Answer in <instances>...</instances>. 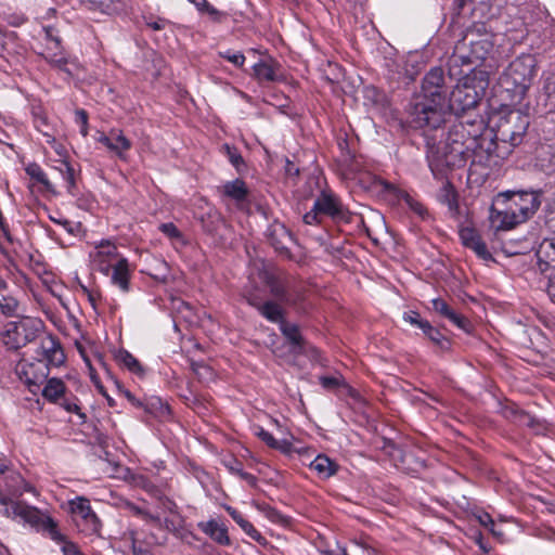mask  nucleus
<instances>
[{
    "label": "nucleus",
    "mask_w": 555,
    "mask_h": 555,
    "mask_svg": "<svg viewBox=\"0 0 555 555\" xmlns=\"http://www.w3.org/2000/svg\"><path fill=\"white\" fill-rule=\"evenodd\" d=\"M481 122L459 121L448 131L444 141L437 146L428 144V163L435 177H441L446 168L463 167L468 159L481 163L485 138Z\"/></svg>",
    "instance_id": "obj_1"
},
{
    "label": "nucleus",
    "mask_w": 555,
    "mask_h": 555,
    "mask_svg": "<svg viewBox=\"0 0 555 555\" xmlns=\"http://www.w3.org/2000/svg\"><path fill=\"white\" fill-rule=\"evenodd\" d=\"M443 73L431 69L423 80L422 91L411 106V122L416 128L437 130L450 114L447 94L442 90Z\"/></svg>",
    "instance_id": "obj_2"
},
{
    "label": "nucleus",
    "mask_w": 555,
    "mask_h": 555,
    "mask_svg": "<svg viewBox=\"0 0 555 555\" xmlns=\"http://www.w3.org/2000/svg\"><path fill=\"white\" fill-rule=\"evenodd\" d=\"M89 257L93 269L108 276L113 286L125 294L130 292L132 269L114 242L109 240L95 242Z\"/></svg>",
    "instance_id": "obj_3"
},
{
    "label": "nucleus",
    "mask_w": 555,
    "mask_h": 555,
    "mask_svg": "<svg viewBox=\"0 0 555 555\" xmlns=\"http://www.w3.org/2000/svg\"><path fill=\"white\" fill-rule=\"evenodd\" d=\"M0 514L12 520L22 519L24 524L48 534L55 542L63 541L56 522L44 512L23 501H13L7 495H0Z\"/></svg>",
    "instance_id": "obj_4"
},
{
    "label": "nucleus",
    "mask_w": 555,
    "mask_h": 555,
    "mask_svg": "<svg viewBox=\"0 0 555 555\" xmlns=\"http://www.w3.org/2000/svg\"><path fill=\"white\" fill-rule=\"evenodd\" d=\"M537 61L531 54L516 57L500 77L501 87L520 101L526 95L535 75Z\"/></svg>",
    "instance_id": "obj_5"
},
{
    "label": "nucleus",
    "mask_w": 555,
    "mask_h": 555,
    "mask_svg": "<svg viewBox=\"0 0 555 555\" xmlns=\"http://www.w3.org/2000/svg\"><path fill=\"white\" fill-rule=\"evenodd\" d=\"M529 122V116L518 109H511L501 114L495 124V139L502 143H511L512 146H517L521 143Z\"/></svg>",
    "instance_id": "obj_6"
},
{
    "label": "nucleus",
    "mask_w": 555,
    "mask_h": 555,
    "mask_svg": "<svg viewBox=\"0 0 555 555\" xmlns=\"http://www.w3.org/2000/svg\"><path fill=\"white\" fill-rule=\"evenodd\" d=\"M499 203L514 211L524 223L530 219L541 205V194L538 191H506L498 194Z\"/></svg>",
    "instance_id": "obj_7"
},
{
    "label": "nucleus",
    "mask_w": 555,
    "mask_h": 555,
    "mask_svg": "<svg viewBox=\"0 0 555 555\" xmlns=\"http://www.w3.org/2000/svg\"><path fill=\"white\" fill-rule=\"evenodd\" d=\"M40 330V322L34 319H23L9 322L2 334L3 344L10 349H18L33 341Z\"/></svg>",
    "instance_id": "obj_8"
},
{
    "label": "nucleus",
    "mask_w": 555,
    "mask_h": 555,
    "mask_svg": "<svg viewBox=\"0 0 555 555\" xmlns=\"http://www.w3.org/2000/svg\"><path fill=\"white\" fill-rule=\"evenodd\" d=\"M15 372L18 378L33 393H37L40 390L41 384L49 375L47 365L43 362H39L35 357L20 360L16 364Z\"/></svg>",
    "instance_id": "obj_9"
},
{
    "label": "nucleus",
    "mask_w": 555,
    "mask_h": 555,
    "mask_svg": "<svg viewBox=\"0 0 555 555\" xmlns=\"http://www.w3.org/2000/svg\"><path fill=\"white\" fill-rule=\"evenodd\" d=\"M70 513L79 529L87 534H96L100 532L101 522L93 512L90 502L83 496H77L68 502Z\"/></svg>",
    "instance_id": "obj_10"
},
{
    "label": "nucleus",
    "mask_w": 555,
    "mask_h": 555,
    "mask_svg": "<svg viewBox=\"0 0 555 555\" xmlns=\"http://www.w3.org/2000/svg\"><path fill=\"white\" fill-rule=\"evenodd\" d=\"M482 96V92L477 90L468 81L456 85L448 101L450 112L465 113L475 108Z\"/></svg>",
    "instance_id": "obj_11"
},
{
    "label": "nucleus",
    "mask_w": 555,
    "mask_h": 555,
    "mask_svg": "<svg viewBox=\"0 0 555 555\" xmlns=\"http://www.w3.org/2000/svg\"><path fill=\"white\" fill-rule=\"evenodd\" d=\"M95 141L104 145L109 153L119 158L120 160H127L128 151L131 149V141L126 138L119 129H111L107 133L98 131Z\"/></svg>",
    "instance_id": "obj_12"
},
{
    "label": "nucleus",
    "mask_w": 555,
    "mask_h": 555,
    "mask_svg": "<svg viewBox=\"0 0 555 555\" xmlns=\"http://www.w3.org/2000/svg\"><path fill=\"white\" fill-rule=\"evenodd\" d=\"M489 223L493 231H509L522 222L505 204L499 203V196L493 199L489 211Z\"/></svg>",
    "instance_id": "obj_13"
},
{
    "label": "nucleus",
    "mask_w": 555,
    "mask_h": 555,
    "mask_svg": "<svg viewBox=\"0 0 555 555\" xmlns=\"http://www.w3.org/2000/svg\"><path fill=\"white\" fill-rule=\"evenodd\" d=\"M35 358L43 362L49 371L51 366L57 367L65 362V353L60 343L50 335L40 339Z\"/></svg>",
    "instance_id": "obj_14"
},
{
    "label": "nucleus",
    "mask_w": 555,
    "mask_h": 555,
    "mask_svg": "<svg viewBox=\"0 0 555 555\" xmlns=\"http://www.w3.org/2000/svg\"><path fill=\"white\" fill-rule=\"evenodd\" d=\"M315 209L334 220L348 221V210L340 199L330 191H323L314 202Z\"/></svg>",
    "instance_id": "obj_15"
},
{
    "label": "nucleus",
    "mask_w": 555,
    "mask_h": 555,
    "mask_svg": "<svg viewBox=\"0 0 555 555\" xmlns=\"http://www.w3.org/2000/svg\"><path fill=\"white\" fill-rule=\"evenodd\" d=\"M38 54L41 55L53 68L64 72L68 76H73L77 69V64L70 62L65 55L61 44L55 49L53 44H44L38 47Z\"/></svg>",
    "instance_id": "obj_16"
},
{
    "label": "nucleus",
    "mask_w": 555,
    "mask_h": 555,
    "mask_svg": "<svg viewBox=\"0 0 555 555\" xmlns=\"http://www.w3.org/2000/svg\"><path fill=\"white\" fill-rule=\"evenodd\" d=\"M465 40H468L470 47L469 54L467 55L470 63L482 62L493 52V36L490 34L475 36V34L470 33L465 37Z\"/></svg>",
    "instance_id": "obj_17"
},
{
    "label": "nucleus",
    "mask_w": 555,
    "mask_h": 555,
    "mask_svg": "<svg viewBox=\"0 0 555 555\" xmlns=\"http://www.w3.org/2000/svg\"><path fill=\"white\" fill-rule=\"evenodd\" d=\"M253 434L263 441L269 448L279 450L285 455H291L294 452L302 453L305 451L304 449L296 448L294 446L293 441H295V438L292 435H289V438L284 437L276 439L271 433L259 425H255L253 427Z\"/></svg>",
    "instance_id": "obj_18"
},
{
    "label": "nucleus",
    "mask_w": 555,
    "mask_h": 555,
    "mask_svg": "<svg viewBox=\"0 0 555 555\" xmlns=\"http://www.w3.org/2000/svg\"><path fill=\"white\" fill-rule=\"evenodd\" d=\"M124 506L129 513L142 518L144 521L152 525L153 527H156L159 529L165 528L167 530H173L176 528V520H175V515H173L172 511H170L169 516H163L159 512H157V513L146 512V511L142 509L141 507H139L128 501L125 502Z\"/></svg>",
    "instance_id": "obj_19"
},
{
    "label": "nucleus",
    "mask_w": 555,
    "mask_h": 555,
    "mask_svg": "<svg viewBox=\"0 0 555 555\" xmlns=\"http://www.w3.org/2000/svg\"><path fill=\"white\" fill-rule=\"evenodd\" d=\"M198 529L209 537L214 542L219 545L228 546L231 544V539L228 532V526L219 518H210L197 524Z\"/></svg>",
    "instance_id": "obj_20"
},
{
    "label": "nucleus",
    "mask_w": 555,
    "mask_h": 555,
    "mask_svg": "<svg viewBox=\"0 0 555 555\" xmlns=\"http://www.w3.org/2000/svg\"><path fill=\"white\" fill-rule=\"evenodd\" d=\"M513 147L511 143H502L501 141L487 140L483 142V152L487 156L485 164L488 167H498L501 163L512 153Z\"/></svg>",
    "instance_id": "obj_21"
},
{
    "label": "nucleus",
    "mask_w": 555,
    "mask_h": 555,
    "mask_svg": "<svg viewBox=\"0 0 555 555\" xmlns=\"http://www.w3.org/2000/svg\"><path fill=\"white\" fill-rule=\"evenodd\" d=\"M460 238L462 244L470 248L479 258L483 260L491 259V254L488 250L485 242L481 240L478 232L473 228H463L460 230Z\"/></svg>",
    "instance_id": "obj_22"
},
{
    "label": "nucleus",
    "mask_w": 555,
    "mask_h": 555,
    "mask_svg": "<svg viewBox=\"0 0 555 555\" xmlns=\"http://www.w3.org/2000/svg\"><path fill=\"white\" fill-rule=\"evenodd\" d=\"M431 304H433V309L435 310V312H437L440 315L448 319L450 322H452L459 328L468 332V330H469L468 320L466 318H464L463 315L456 313L443 299L435 298L431 300Z\"/></svg>",
    "instance_id": "obj_23"
},
{
    "label": "nucleus",
    "mask_w": 555,
    "mask_h": 555,
    "mask_svg": "<svg viewBox=\"0 0 555 555\" xmlns=\"http://www.w3.org/2000/svg\"><path fill=\"white\" fill-rule=\"evenodd\" d=\"M79 2L90 11L107 15L120 13L125 9L122 0H79Z\"/></svg>",
    "instance_id": "obj_24"
},
{
    "label": "nucleus",
    "mask_w": 555,
    "mask_h": 555,
    "mask_svg": "<svg viewBox=\"0 0 555 555\" xmlns=\"http://www.w3.org/2000/svg\"><path fill=\"white\" fill-rule=\"evenodd\" d=\"M382 184L386 191L392 193L397 198L403 199L408 207L418 217L424 219L427 216V210L423 204L416 201L409 193L388 182H382Z\"/></svg>",
    "instance_id": "obj_25"
},
{
    "label": "nucleus",
    "mask_w": 555,
    "mask_h": 555,
    "mask_svg": "<svg viewBox=\"0 0 555 555\" xmlns=\"http://www.w3.org/2000/svg\"><path fill=\"white\" fill-rule=\"evenodd\" d=\"M279 63L272 59L260 60L253 67L254 76L259 81H274L279 77Z\"/></svg>",
    "instance_id": "obj_26"
},
{
    "label": "nucleus",
    "mask_w": 555,
    "mask_h": 555,
    "mask_svg": "<svg viewBox=\"0 0 555 555\" xmlns=\"http://www.w3.org/2000/svg\"><path fill=\"white\" fill-rule=\"evenodd\" d=\"M46 385L41 390L42 397L49 402L56 403L64 399L66 386L60 378L52 377L46 379Z\"/></svg>",
    "instance_id": "obj_27"
},
{
    "label": "nucleus",
    "mask_w": 555,
    "mask_h": 555,
    "mask_svg": "<svg viewBox=\"0 0 555 555\" xmlns=\"http://www.w3.org/2000/svg\"><path fill=\"white\" fill-rule=\"evenodd\" d=\"M222 193L237 205H242L247 197V188L244 181L235 179L222 185Z\"/></svg>",
    "instance_id": "obj_28"
},
{
    "label": "nucleus",
    "mask_w": 555,
    "mask_h": 555,
    "mask_svg": "<svg viewBox=\"0 0 555 555\" xmlns=\"http://www.w3.org/2000/svg\"><path fill=\"white\" fill-rule=\"evenodd\" d=\"M310 467L322 478L332 477L338 469V465L324 454L317 455L310 463Z\"/></svg>",
    "instance_id": "obj_29"
},
{
    "label": "nucleus",
    "mask_w": 555,
    "mask_h": 555,
    "mask_svg": "<svg viewBox=\"0 0 555 555\" xmlns=\"http://www.w3.org/2000/svg\"><path fill=\"white\" fill-rule=\"evenodd\" d=\"M537 257L540 264L544 263L553 271L555 269V238L543 240L537 249Z\"/></svg>",
    "instance_id": "obj_30"
},
{
    "label": "nucleus",
    "mask_w": 555,
    "mask_h": 555,
    "mask_svg": "<svg viewBox=\"0 0 555 555\" xmlns=\"http://www.w3.org/2000/svg\"><path fill=\"white\" fill-rule=\"evenodd\" d=\"M117 361L127 367L131 373L143 375L144 370L138 359L127 350H119L116 354Z\"/></svg>",
    "instance_id": "obj_31"
},
{
    "label": "nucleus",
    "mask_w": 555,
    "mask_h": 555,
    "mask_svg": "<svg viewBox=\"0 0 555 555\" xmlns=\"http://www.w3.org/2000/svg\"><path fill=\"white\" fill-rule=\"evenodd\" d=\"M26 173L36 182L40 183L46 191L52 192L53 185L48 179L46 172L42 170V168L36 164L31 163L28 164L25 168Z\"/></svg>",
    "instance_id": "obj_32"
},
{
    "label": "nucleus",
    "mask_w": 555,
    "mask_h": 555,
    "mask_svg": "<svg viewBox=\"0 0 555 555\" xmlns=\"http://www.w3.org/2000/svg\"><path fill=\"white\" fill-rule=\"evenodd\" d=\"M142 409L154 416H165L169 414V406L158 397L144 399Z\"/></svg>",
    "instance_id": "obj_33"
},
{
    "label": "nucleus",
    "mask_w": 555,
    "mask_h": 555,
    "mask_svg": "<svg viewBox=\"0 0 555 555\" xmlns=\"http://www.w3.org/2000/svg\"><path fill=\"white\" fill-rule=\"evenodd\" d=\"M280 330L283 333V335L288 339V341L293 345L294 349L301 347L302 336L296 324L288 323L286 321H281Z\"/></svg>",
    "instance_id": "obj_34"
},
{
    "label": "nucleus",
    "mask_w": 555,
    "mask_h": 555,
    "mask_svg": "<svg viewBox=\"0 0 555 555\" xmlns=\"http://www.w3.org/2000/svg\"><path fill=\"white\" fill-rule=\"evenodd\" d=\"M37 40L38 47L51 43L55 49H57L61 43L57 30L52 26H42L38 31Z\"/></svg>",
    "instance_id": "obj_35"
},
{
    "label": "nucleus",
    "mask_w": 555,
    "mask_h": 555,
    "mask_svg": "<svg viewBox=\"0 0 555 555\" xmlns=\"http://www.w3.org/2000/svg\"><path fill=\"white\" fill-rule=\"evenodd\" d=\"M222 463L231 474L238 476L250 485L255 483V477L251 474L244 472L243 464L236 459L230 456L228 459H223Z\"/></svg>",
    "instance_id": "obj_36"
},
{
    "label": "nucleus",
    "mask_w": 555,
    "mask_h": 555,
    "mask_svg": "<svg viewBox=\"0 0 555 555\" xmlns=\"http://www.w3.org/2000/svg\"><path fill=\"white\" fill-rule=\"evenodd\" d=\"M259 310L260 313L271 322H275L281 325V321H285L283 319V311L278 304L268 301L259 307Z\"/></svg>",
    "instance_id": "obj_37"
},
{
    "label": "nucleus",
    "mask_w": 555,
    "mask_h": 555,
    "mask_svg": "<svg viewBox=\"0 0 555 555\" xmlns=\"http://www.w3.org/2000/svg\"><path fill=\"white\" fill-rule=\"evenodd\" d=\"M424 334L439 348L447 350L450 347V341L438 331L433 327L429 323L425 325Z\"/></svg>",
    "instance_id": "obj_38"
},
{
    "label": "nucleus",
    "mask_w": 555,
    "mask_h": 555,
    "mask_svg": "<svg viewBox=\"0 0 555 555\" xmlns=\"http://www.w3.org/2000/svg\"><path fill=\"white\" fill-rule=\"evenodd\" d=\"M18 301L12 296H3L0 299V310L5 315H14L17 312Z\"/></svg>",
    "instance_id": "obj_39"
},
{
    "label": "nucleus",
    "mask_w": 555,
    "mask_h": 555,
    "mask_svg": "<svg viewBox=\"0 0 555 555\" xmlns=\"http://www.w3.org/2000/svg\"><path fill=\"white\" fill-rule=\"evenodd\" d=\"M258 509L263 514L266 518L274 524L285 522L284 516L279 511L269 505H258Z\"/></svg>",
    "instance_id": "obj_40"
},
{
    "label": "nucleus",
    "mask_w": 555,
    "mask_h": 555,
    "mask_svg": "<svg viewBox=\"0 0 555 555\" xmlns=\"http://www.w3.org/2000/svg\"><path fill=\"white\" fill-rule=\"evenodd\" d=\"M22 476L17 473H12L5 477V487L10 494H20V486Z\"/></svg>",
    "instance_id": "obj_41"
},
{
    "label": "nucleus",
    "mask_w": 555,
    "mask_h": 555,
    "mask_svg": "<svg viewBox=\"0 0 555 555\" xmlns=\"http://www.w3.org/2000/svg\"><path fill=\"white\" fill-rule=\"evenodd\" d=\"M404 321L409 322L410 324L420 327L422 331L425 330V325H427L429 322L426 320H423L420 314L415 311H409L403 314Z\"/></svg>",
    "instance_id": "obj_42"
},
{
    "label": "nucleus",
    "mask_w": 555,
    "mask_h": 555,
    "mask_svg": "<svg viewBox=\"0 0 555 555\" xmlns=\"http://www.w3.org/2000/svg\"><path fill=\"white\" fill-rule=\"evenodd\" d=\"M220 56L228 60L229 62H231L232 64H234L237 67H242L245 62V56L241 52L225 51V52H221Z\"/></svg>",
    "instance_id": "obj_43"
},
{
    "label": "nucleus",
    "mask_w": 555,
    "mask_h": 555,
    "mask_svg": "<svg viewBox=\"0 0 555 555\" xmlns=\"http://www.w3.org/2000/svg\"><path fill=\"white\" fill-rule=\"evenodd\" d=\"M242 530L254 541L258 542L259 544H264L266 539L254 527L251 522H247Z\"/></svg>",
    "instance_id": "obj_44"
},
{
    "label": "nucleus",
    "mask_w": 555,
    "mask_h": 555,
    "mask_svg": "<svg viewBox=\"0 0 555 555\" xmlns=\"http://www.w3.org/2000/svg\"><path fill=\"white\" fill-rule=\"evenodd\" d=\"M275 232H278L281 236V240L276 243H274V246L279 250H283L286 248V242L291 241V234L287 232V230L283 225H278L274 229Z\"/></svg>",
    "instance_id": "obj_45"
},
{
    "label": "nucleus",
    "mask_w": 555,
    "mask_h": 555,
    "mask_svg": "<svg viewBox=\"0 0 555 555\" xmlns=\"http://www.w3.org/2000/svg\"><path fill=\"white\" fill-rule=\"evenodd\" d=\"M76 122L80 125V133L82 137L88 135V114L85 109H77L75 113Z\"/></svg>",
    "instance_id": "obj_46"
},
{
    "label": "nucleus",
    "mask_w": 555,
    "mask_h": 555,
    "mask_svg": "<svg viewBox=\"0 0 555 555\" xmlns=\"http://www.w3.org/2000/svg\"><path fill=\"white\" fill-rule=\"evenodd\" d=\"M61 404L67 412L76 413L82 421H85L86 415L81 412L79 405L75 401L63 399Z\"/></svg>",
    "instance_id": "obj_47"
},
{
    "label": "nucleus",
    "mask_w": 555,
    "mask_h": 555,
    "mask_svg": "<svg viewBox=\"0 0 555 555\" xmlns=\"http://www.w3.org/2000/svg\"><path fill=\"white\" fill-rule=\"evenodd\" d=\"M320 216L321 212L315 209V205L313 204L312 209L304 215V222L310 225L318 224L321 222Z\"/></svg>",
    "instance_id": "obj_48"
},
{
    "label": "nucleus",
    "mask_w": 555,
    "mask_h": 555,
    "mask_svg": "<svg viewBox=\"0 0 555 555\" xmlns=\"http://www.w3.org/2000/svg\"><path fill=\"white\" fill-rule=\"evenodd\" d=\"M159 229L170 238H179L181 236L180 231L173 223H163Z\"/></svg>",
    "instance_id": "obj_49"
},
{
    "label": "nucleus",
    "mask_w": 555,
    "mask_h": 555,
    "mask_svg": "<svg viewBox=\"0 0 555 555\" xmlns=\"http://www.w3.org/2000/svg\"><path fill=\"white\" fill-rule=\"evenodd\" d=\"M227 512L232 517V519L241 527V529L244 528L245 525H247L248 520L245 519V517L235 508L228 506Z\"/></svg>",
    "instance_id": "obj_50"
},
{
    "label": "nucleus",
    "mask_w": 555,
    "mask_h": 555,
    "mask_svg": "<svg viewBox=\"0 0 555 555\" xmlns=\"http://www.w3.org/2000/svg\"><path fill=\"white\" fill-rule=\"evenodd\" d=\"M79 351H80V354H81V357H82V359H83V361H85L86 365H87V366H88V369H89V374H90V377H91L92 382H93V383L95 384V386H96V387L102 391V386H101V385H100V383H99V378H98V377H96V375H95V371H94V369L92 367V365H91V362H90L89 358L85 354V352L82 351V349H81V348H79Z\"/></svg>",
    "instance_id": "obj_51"
},
{
    "label": "nucleus",
    "mask_w": 555,
    "mask_h": 555,
    "mask_svg": "<svg viewBox=\"0 0 555 555\" xmlns=\"http://www.w3.org/2000/svg\"><path fill=\"white\" fill-rule=\"evenodd\" d=\"M62 166L64 167V169L61 168L64 179L67 181L69 186H73L75 184L74 169L68 163H63Z\"/></svg>",
    "instance_id": "obj_52"
},
{
    "label": "nucleus",
    "mask_w": 555,
    "mask_h": 555,
    "mask_svg": "<svg viewBox=\"0 0 555 555\" xmlns=\"http://www.w3.org/2000/svg\"><path fill=\"white\" fill-rule=\"evenodd\" d=\"M192 2L199 11H207L209 14H217L218 11L212 8L206 0H189Z\"/></svg>",
    "instance_id": "obj_53"
},
{
    "label": "nucleus",
    "mask_w": 555,
    "mask_h": 555,
    "mask_svg": "<svg viewBox=\"0 0 555 555\" xmlns=\"http://www.w3.org/2000/svg\"><path fill=\"white\" fill-rule=\"evenodd\" d=\"M478 522L489 529L490 527H493L494 526V520L492 519V517L487 514V513H480L479 515L476 516Z\"/></svg>",
    "instance_id": "obj_54"
},
{
    "label": "nucleus",
    "mask_w": 555,
    "mask_h": 555,
    "mask_svg": "<svg viewBox=\"0 0 555 555\" xmlns=\"http://www.w3.org/2000/svg\"><path fill=\"white\" fill-rule=\"evenodd\" d=\"M63 543L62 550L65 555H83L79 552L77 546L70 542H65L64 540L61 542Z\"/></svg>",
    "instance_id": "obj_55"
},
{
    "label": "nucleus",
    "mask_w": 555,
    "mask_h": 555,
    "mask_svg": "<svg viewBox=\"0 0 555 555\" xmlns=\"http://www.w3.org/2000/svg\"><path fill=\"white\" fill-rule=\"evenodd\" d=\"M320 383L324 388L331 389L338 385V378L330 377V376H322V377H320Z\"/></svg>",
    "instance_id": "obj_56"
},
{
    "label": "nucleus",
    "mask_w": 555,
    "mask_h": 555,
    "mask_svg": "<svg viewBox=\"0 0 555 555\" xmlns=\"http://www.w3.org/2000/svg\"><path fill=\"white\" fill-rule=\"evenodd\" d=\"M547 293L551 299L555 302V269L550 274Z\"/></svg>",
    "instance_id": "obj_57"
},
{
    "label": "nucleus",
    "mask_w": 555,
    "mask_h": 555,
    "mask_svg": "<svg viewBox=\"0 0 555 555\" xmlns=\"http://www.w3.org/2000/svg\"><path fill=\"white\" fill-rule=\"evenodd\" d=\"M20 491H21V493L18 495H22L24 492H29V493H33L34 495L38 494L37 490L30 483L25 481L23 478L21 480Z\"/></svg>",
    "instance_id": "obj_58"
},
{
    "label": "nucleus",
    "mask_w": 555,
    "mask_h": 555,
    "mask_svg": "<svg viewBox=\"0 0 555 555\" xmlns=\"http://www.w3.org/2000/svg\"><path fill=\"white\" fill-rule=\"evenodd\" d=\"M125 397L134 406H137V408H142L143 406L144 400L142 401V400L137 399L130 391H128V390L125 391Z\"/></svg>",
    "instance_id": "obj_59"
},
{
    "label": "nucleus",
    "mask_w": 555,
    "mask_h": 555,
    "mask_svg": "<svg viewBox=\"0 0 555 555\" xmlns=\"http://www.w3.org/2000/svg\"><path fill=\"white\" fill-rule=\"evenodd\" d=\"M25 22V18L20 15H12L8 18V23L12 26H20Z\"/></svg>",
    "instance_id": "obj_60"
},
{
    "label": "nucleus",
    "mask_w": 555,
    "mask_h": 555,
    "mask_svg": "<svg viewBox=\"0 0 555 555\" xmlns=\"http://www.w3.org/2000/svg\"><path fill=\"white\" fill-rule=\"evenodd\" d=\"M151 28L155 29V30H159V29H163L164 26H165V21L164 20H159L157 22H153V23H149L147 24Z\"/></svg>",
    "instance_id": "obj_61"
},
{
    "label": "nucleus",
    "mask_w": 555,
    "mask_h": 555,
    "mask_svg": "<svg viewBox=\"0 0 555 555\" xmlns=\"http://www.w3.org/2000/svg\"><path fill=\"white\" fill-rule=\"evenodd\" d=\"M489 530L498 539H501L503 537V532L496 529L495 525L493 527H490Z\"/></svg>",
    "instance_id": "obj_62"
},
{
    "label": "nucleus",
    "mask_w": 555,
    "mask_h": 555,
    "mask_svg": "<svg viewBox=\"0 0 555 555\" xmlns=\"http://www.w3.org/2000/svg\"><path fill=\"white\" fill-rule=\"evenodd\" d=\"M230 159L234 166H238V164L242 162V157L240 155H234V154L230 155Z\"/></svg>",
    "instance_id": "obj_63"
},
{
    "label": "nucleus",
    "mask_w": 555,
    "mask_h": 555,
    "mask_svg": "<svg viewBox=\"0 0 555 555\" xmlns=\"http://www.w3.org/2000/svg\"><path fill=\"white\" fill-rule=\"evenodd\" d=\"M271 423L274 425V427L276 428L278 433H280V434L284 433L283 427L281 426L279 421L272 420Z\"/></svg>",
    "instance_id": "obj_64"
}]
</instances>
